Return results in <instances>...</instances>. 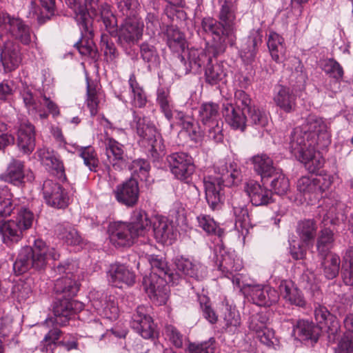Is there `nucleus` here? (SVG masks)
I'll return each mask as SVG.
<instances>
[{
  "label": "nucleus",
  "instance_id": "13d9d810",
  "mask_svg": "<svg viewBox=\"0 0 353 353\" xmlns=\"http://www.w3.org/2000/svg\"><path fill=\"white\" fill-rule=\"evenodd\" d=\"M140 54L143 61L148 64L149 70L157 68L160 65V57L154 46L143 43L140 46Z\"/></svg>",
  "mask_w": 353,
  "mask_h": 353
},
{
  "label": "nucleus",
  "instance_id": "a878e982",
  "mask_svg": "<svg viewBox=\"0 0 353 353\" xmlns=\"http://www.w3.org/2000/svg\"><path fill=\"white\" fill-rule=\"evenodd\" d=\"M173 261L176 270L184 276L199 281L207 275L206 267L192 258L178 255Z\"/></svg>",
  "mask_w": 353,
  "mask_h": 353
},
{
  "label": "nucleus",
  "instance_id": "c03bdc74",
  "mask_svg": "<svg viewBox=\"0 0 353 353\" xmlns=\"http://www.w3.org/2000/svg\"><path fill=\"white\" fill-rule=\"evenodd\" d=\"M232 214L235 218V228L245 236L248 232V226L250 225L248 208L245 203H239L236 199L232 202Z\"/></svg>",
  "mask_w": 353,
  "mask_h": 353
},
{
  "label": "nucleus",
  "instance_id": "e2e57ef3",
  "mask_svg": "<svg viewBox=\"0 0 353 353\" xmlns=\"http://www.w3.org/2000/svg\"><path fill=\"white\" fill-rule=\"evenodd\" d=\"M247 112L249 118L247 119V122L254 126L255 128H264L268 124V114L263 110L253 105Z\"/></svg>",
  "mask_w": 353,
  "mask_h": 353
},
{
  "label": "nucleus",
  "instance_id": "f03ea898",
  "mask_svg": "<svg viewBox=\"0 0 353 353\" xmlns=\"http://www.w3.org/2000/svg\"><path fill=\"white\" fill-rule=\"evenodd\" d=\"M79 268L78 262L73 259H67L54 268L53 272L61 276L55 280L54 290L62 296L54 303V317L47 319L43 326L50 327L53 324L65 326L72 316L77 312L83 313V303L72 299L79 290Z\"/></svg>",
  "mask_w": 353,
  "mask_h": 353
},
{
  "label": "nucleus",
  "instance_id": "1a4fd4ad",
  "mask_svg": "<svg viewBox=\"0 0 353 353\" xmlns=\"http://www.w3.org/2000/svg\"><path fill=\"white\" fill-rule=\"evenodd\" d=\"M16 214L12 221L25 231L30 228L34 220V214L28 208V200L26 197L12 199L8 189L0 192V216Z\"/></svg>",
  "mask_w": 353,
  "mask_h": 353
},
{
  "label": "nucleus",
  "instance_id": "603ef678",
  "mask_svg": "<svg viewBox=\"0 0 353 353\" xmlns=\"http://www.w3.org/2000/svg\"><path fill=\"white\" fill-rule=\"evenodd\" d=\"M334 237L333 232L329 228L321 230L316 241V250L319 256L330 254L334 247Z\"/></svg>",
  "mask_w": 353,
  "mask_h": 353
},
{
  "label": "nucleus",
  "instance_id": "0e129e2a",
  "mask_svg": "<svg viewBox=\"0 0 353 353\" xmlns=\"http://www.w3.org/2000/svg\"><path fill=\"white\" fill-rule=\"evenodd\" d=\"M59 233V237L63 239L68 245L81 246L83 239L79 235L78 231L70 225L60 227Z\"/></svg>",
  "mask_w": 353,
  "mask_h": 353
},
{
  "label": "nucleus",
  "instance_id": "bb28decb",
  "mask_svg": "<svg viewBox=\"0 0 353 353\" xmlns=\"http://www.w3.org/2000/svg\"><path fill=\"white\" fill-rule=\"evenodd\" d=\"M292 325V336L299 341L316 343L320 335V327L307 319H290Z\"/></svg>",
  "mask_w": 353,
  "mask_h": 353
},
{
  "label": "nucleus",
  "instance_id": "6ab92c4d",
  "mask_svg": "<svg viewBox=\"0 0 353 353\" xmlns=\"http://www.w3.org/2000/svg\"><path fill=\"white\" fill-rule=\"evenodd\" d=\"M21 62L19 46L14 41L0 39V63L4 73L15 70Z\"/></svg>",
  "mask_w": 353,
  "mask_h": 353
},
{
  "label": "nucleus",
  "instance_id": "9d476101",
  "mask_svg": "<svg viewBox=\"0 0 353 353\" xmlns=\"http://www.w3.org/2000/svg\"><path fill=\"white\" fill-rule=\"evenodd\" d=\"M157 101L160 107L161 112L172 126L174 123L178 124L186 131L190 137L193 139L197 136L198 126L194 119L183 112L173 110L174 105L170 96L169 90L165 88H159L157 92Z\"/></svg>",
  "mask_w": 353,
  "mask_h": 353
},
{
  "label": "nucleus",
  "instance_id": "39448f33",
  "mask_svg": "<svg viewBox=\"0 0 353 353\" xmlns=\"http://www.w3.org/2000/svg\"><path fill=\"white\" fill-rule=\"evenodd\" d=\"M149 218L141 209L132 212L130 222L115 221L108 225V234L110 241L117 248L131 246L136 238L144 236L149 231Z\"/></svg>",
  "mask_w": 353,
  "mask_h": 353
},
{
  "label": "nucleus",
  "instance_id": "2eb2a0df",
  "mask_svg": "<svg viewBox=\"0 0 353 353\" xmlns=\"http://www.w3.org/2000/svg\"><path fill=\"white\" fill-rule=\"evenodd\" d=\"M332 182L333 176L328 174L317 176H304L297 181L296 187L305 199L313 203L323 197V193L330 187Z\"/></svg>",
  "mask_w": 353,
  "mask_h": 353
},
{
  "label": "nucleus",
  "instance_id": "72a5a7b5",
  "mask_svg": "<svg viewBox=\"0 0 353 353\" xmlns=\"http://www.w3.org/2000/svg\"><path fill=\"white\" fill-rule=\"evenodd\" d=\"M17 146L25 154H30L35 148V132L34 125L28 121L21 122L17 134Z\"/></svg>",
  "mask_w": 353,
  "mask_h": 353
},
{
  "label": "nucleus",
  "instance_id": "ea45409f",
  "mask_svg": "<svg viewBox=\"0 0 353 353\" xmlns=\"http://www.w3.org/2000/svg\"><path fill=\"white\" fill-rule=\"evenodd\" d=\"M77 24L79 27L81 37L74 44V46L81 55L90 57L93 59L95 58L97 56V50L92 41L93 30L92 29L91 21L90 20L88 30L83 28V24Z\"/></svg>",
  "mask_w": 353,
  "mask_h": 353
},
{
  "label": "nucleus",
  "instance_id": "8fccbe9b",
  "mask_svg": "<svg viewBox=\"0 0 353 353\" xmlns=\"http://www.w3.org/2000/svg\"><path fill=\"white\" fill-rule=\"evenodd\" d=\"M321 266L323 273L327 279L336 278L340 270L341 259L336 253H330L326 256H321Z\"/></svg>",
  "mask_w": 353,
  "mask_h": 353
},
{
  "label": "nucleus",
  "instance_id": "338daca9",
  "mask_svg": "<svg viewBox=\"0 0 353 353\" xmlns=\"http://www.w3.org/2000/svg\"><path fill=\"white\" fill-rule=\"evenodd\" d=\"M60 334L61 331L57 327L50 330L39 345L40 350L42 352L52 353L56 345V341L59 339Z\"/></svg>",
  "mask_w": 353,
  "mask_h": 353
},
{
  "label": "nucleus",
  "instance_id": "69168bd1",
  "mask_svg": "<svg viewBox=\"0 0 353 353\" xmlns=\"http://www.w3.org/2000/svg\"><path fill=\"white\" fill-rule=\"evenodd\" d=\"M65 2L74 12V19L77 23L83 24V28L88 30V27L90 24V19L88 17V13L85 11L83 6H81L77 0H65Z\"/></svg>",
  "mask_w": 353,
  "mask_h": 353
},
{
  "label": "nucleus",
  "instance_id": "052dcab7",
  "mask_svg": "<svg viewBox=\"0 0 353 353\" xmlns=\"http://www.w3.org/2000/svg\"><path fill=\"white\" fill-rule=\"evenodd\" d=\"M206 82L213 85L223 81L226 77V71L222 63L209 65L205 68Z\"/></svg>",
  "mask_w": 353,
  "mask_h": 353
},
{
  "label": "nucleus",
  "instance_id": "423d86ee",
  "mask_svg": "<svg viewBox=\"0 0 353 353\" xmlns=\"http://www.w3.org/2000/svg\"><path fill=\"white\" fill-rule=\"evenodd\" d=\"M59 254L54 248H50L41 239L34 241L32 247L26 246L21 249L18 256L13 263V270L17 274H21L30 268L43 269L48 259L54 261L59 259Z\"/></svg>",
  "mask_w": 353,
  "mask_h": 353
},
{
  "label": "nucleus",
  "instance_id": "37998d69",
  "mask_svg": "<svg viewBox=\"0 0 353 353\" xmlns=\"http://www.w3.org/2000/svg\"><path fill=\"white\" fill-rule=\"evenodd\" d=\"M255 172L260 175L262 180L270 178L278 169L274 166L273 161L268 154L261 153L251 159Z\"/></svg>",
  "mask_w": 353,
  "mask_h": 353
},
{
  "label": "nucleus",
  "instance_id": "c756f323",
  "mask_svg": "<svg viewBox=\"0 0 353 353\" xmlns=\"http://www.w3.org/2000/svg\"><path fill=\"white\" fill-rule=\"evenodd\" d=\"M103 144L109 165L117 170L126 168V155L124 153L123 145L108 136L105 138Z\"/></svg>",
  "mask_w": 353,
  "mask_h": 353
},
{
  "label": "nucleus",
  "instance_id": "5fc2aeb1",
  "mask_svg": "<svg viewBox=\"0 0 353 353\" xmlns=\"http://www.w3.org/2000/svg\"><path fill=\"white\" fill-rule=\"evenodd\" d=\"M343 280L345 285L353 284V246H349L342 253Z\"/></svg>",
  "mask_w": 353,
  "mask_h": 353
},
{
  "label": "nucleus",
  "instance_id": "6e6552de",
  "mask_svg": "<svg viewBox=\"0 0 353 353\" xmlns=\"http://www.w3.org/2000/svg\"><path fill=\"white\" fill-rule=\"evenodd\" d=\"M9 36L21 44L41 52L37 38L36 35L32 34L30 28L19 17L0 11V39L3 37L9 39Z\"/></svg>",
  "mask_w": 353,
  "mask_h": 353
},
{
  "label": "nucleus",
  "instance_id": "2f4dec72",
  "mask_svg": "<svg viewBox=\"0 0 353 353\" xmlns=\"http://www.w3.org/2000/svg\"><path fill=\"white\" fill-rule=\"evenodd\" d=\"M314 317L320 330H326L330 341L336 339L340 325L336 317L323 305H319L314 309Z\"/></svg>",
  "mask_w": 353,
  "mask_h": 353
},
{
  "label": "nucleus",
  "instance_id": "a19ab883",
  "mask_svg": "<svg viewBox=\"0 0 353 353\" xmlns=\"http://www.w3.org/2000/svg\"><path fill=\"white\" fill-rule=\"evenodd\" d=\"M281 296L290 305L303 307L305 300L302 292L294 286L291 281L282 280L279 285Z\"/></svg>",
  "mask_w": 353,
  "mask_h": 353
},
{
  "label": "nucleus",
  "instance_id": "7ed1b4c3",
  "mask_svg": "<svg viewBox=\"0 0 353 353\" xmlns=\"http://www.w3.org/2000/svg\"><path fill=\"white\" fill-rule=\"evenodd\" d=\"M155 248L150 243H144L140 248L141 260L145 256L150 265L151 272L143 279V286L150 300L159 305H165L169 297L168 283L172 282L173 274L165 259L161 256L150 254Z\"/></svg>",
  "mask_w": 353,
  "mask_h": 353
},
{
  "label": "nucleus",
  "instance_id": "4d7b16f0",
  "mask_svg": "<svg viewBox=\"0 0 353 353\" xmlns=\"http://www.w3.org/2000/svg\"><path fill=\"white\" fill-rule=\"evenodd\" d=\"M128 83L131 91V103L132 105L137 108H143L147 101L146 96L143 88L137 82L134 74H130Z\"/></svg>",
  "mask_w": 353,
  "mask_h": 353
},
{
  "label": "nucleus",
  "instance_id": "c85d7f7f",
  "mask_svg": "<svg viewBox=\"0 0 353 353\" xmlns=\"http://www.w3.org/2000/svg\"><path fill=\"white\" fill-rule=\"evenodd\" d=\"M115 199L127 207H133L139 200V189L137 179H130L117 185L113 191Z\"/></svg>",
  "mask_w": 353,
  "mask_h": 353
},
{
  "label": "nucleus",
  "instance_id": "79ce46f5",
  "mask_svg": "<svg viewBox=\"0 0 353 353\" xmlns=\"http://www.w3.org/2000/svg\"><path fill=\"white\" fill-rule=\"evenodd\" d=\"M23 232L12 219L0 221V235L3 243L8 246L19 242L23 236Z\"/></svg>",
  "mask_w": 353,
  "mask_h": 353
},
{
  "label": "nucleus",
  "instance_id": "49530a36",
  "mask_svg": "<svg viewBox=\"0 0 353 353\" xmlns=\"http://www.w3.org/2000/svg\"><path fill=\"white\" fill-rule=\"evenodd\" d=\"M272 59L276 63L282 62L285 56L284 39L275 32H270L267 41Z\"/></svg>",
  "mask_w": 353,
  "mask_h": 353
},
{
  "label": "nucleus",
  "instance_id": "c9c22d12",
  "mask_svg": "<svg viewBox=\"0 0 353 353\" xmlns=\"http://www.w3.org/2000/svg\"><path fill=\"white\" fill-rule=\"evenodd\" d=\"M220 3L219 21L225 27V34H231L234 37L237 10L236 2L234 1H227Z\"/></svg>",
  "mask_w": 353,
  "mask_h": 353
},
{
  "label": "nucleus",
  "instance_id": "dca6fc26",
  "mask_svg": "<svg viewBox=\"0 0 353 353\" xmlns=\"http://www.w3.org/2000/svg\"><path fill=\"white\" fill-rule=\"evenodd\" d=\"M88 298L91 306L101 316L111 321L118 318L119 310L114 296L93 290L89 292Z\"/></svg>",
  "mask_w": 353,
  "mask_h": 353
},
{
  "label": "nucleus",
  "instance_id": "f3484780",
  "mask_svg": "<svg viewBox=\"0 0 353 353\" xmlns=\"http://www.w3.org/2000/svg\"><path fill=\"white\" fill-rule=\"evenodd\" d=\"M214 253L218 268L225 277L242 269V260L234 250L226 248L221 242L215 245Z\"/></svg>",
  "mask_w": 353,
  "mask_h": 353
},
{
  "label": "nucleus",
  "instance_id": "774afa93",
  "mask_svg": "<svg viewBox=\"0 0 353 353\" xmlns=\"http://www.w3.org/2000/svg\"><path fill=\"white\" fill-rule=\"evenodd\" d=\"M80 157L83 159V163L90 171H96L98 167L99 160L94 149L91 146L81 147L80 149Z\"/></svg>",
  "mask_w": 353,
  "mask_h": 353
},
{
  "label": "nucleus",
  "instance_id": "4468645a",
  "mask_svg": "<svg viewBox=\"0 0 353 353\" xmlns=\"http://www.w3.org/2000/svg\"><path fill=\"white\" fill-rule=\"evenodd\" d=\"M199 119L203 125L205 136L215 143L223 139V121L220 119L219 105L212 103H203L199 110Z\"/></svg>",
  "mask_w": 353,
  "mask_h": 353
},
{
  "label": "nucleus",
  "instance_id": "5701e85b",
  "mask_svg": "<svg viewBox=\"0 0 353 353\" xmlns=\"http://www.w3.org/2000/svg\"><path fill=\"white\" fill-rule=\"evenodd\" d=\"M1 179L14 185L21 186L26 182L32 181L34 176L30 169L25 168L23 161L12 159L6 172L1 175Z\"/></svg>",
  "mask_w": 353,
  "mask_h": 353
},
{
  "label": "nucleus",
  "instance_id": "a18cd8bd",
  "mask_svg": "<svg viewBox=\"0 0 353 353\" xmlns=\"http://www.w3.org/2000/svg\"><path fill=\"white\" fill-rule=\"evenodd\" d=\"M261 37L259 32L254 31L251 33L240 52L241 58L245 65H251L254 61L258 46L261 44Z\"/></svg>",
  "mask_w": 353,
  "mask_h": 353
},
{
  "label": "nucleus",
  "instance_id": "bf43d9fd",
  "mask_svg": "<svg viewBox=\"0 0 353 353\" xmlns=\"http://www.w3.org/2000/svg\"><path fill=\"white\" fill-rule=\"evenodd\" d=\"M32 285L30 281L19 280L12 288L10 295L18 303H24L32 294Z\"/></svg>",
  "mask_w": 353,
  "mask_h": 353
},
{
  "label": "nucleus",
  "instance_id": "09e8293b",
  "mask_svg": "<svg viewBox=\"0 0 353 353\" xmlns=\"http://www.w3.org/2000/svg\"><path fill=\"white\" fill-rule=\"evenodd\" d=\"M323 204L325 211L324 217L330 219L331 223H334L335 220L343 219L344 204L338 199V196L324 199Z\"/></svg>",
  "mask_w": 353,
  "mask_h": 353
},
{
  "label": "nucleus",
  "instance_id": "9b49d317",
  "mask_svg": "<svg viewBox=\"0 0 353 353\" xmlns=\"http://www.w3.org/2000/svg\"><path fill=\"white\" fill-rule=\"evenodd\" d=\"M223 52V48H215L214 45L206 44L205 48H188L184 54L181 55V61L184 64L185 73H199L212 62V58Z\"/></svg>",
  "mask_w": 353,
  "mask_h": 353
},
{
  "label": "nucleus",
  "instance_id": "4c0bfd02",
  "mask_svg": "<svg viewBox=\"0 0 353 353\" xmlns=\"http://www.w3.org/2000/svg\"><path fill=\"white\" fill-rule=\"evenodd\" d=\"M222 114L225 122L234 130L243 132L246 128L247 117L243 110L236 108L229 102L223 103Z\"/></svg>",
  "mask_w": 353,
  "mask_h": 353
},
{
  "label": "nucleus",
  "instance_id": "473e14b6",
  "mask_svg": "<svg viewBox=\"0 0 353 353\" xmlns=\"http://www.w3.org/2000/svg\"><path fill=\"white\" fill-rule=\"evenodd\" d=\"M245 190L253 205H266L272 201V191L256 181H248Z\"/></svg>",
  "mask_w": 353,
  "mask_h": 353
},
{
  "label": "nucleus",
  "instance_id": "f704fd0d",
  "mask_svg": "<svg viewBox=\"0 0 353 353\" xmlns=\"http://www.w3.org/2000/svg\"><path fill=\"white\" fill-rule=\"evenodd\" d=\"M223 325L225 332L233 334L240 331L241 325V316L236 306L230 304L228 300L222 303Z\"/></svg>",
  "mask_w": 353,
  "mask_h": 353
},
{
  "label": "nucleus",
  "instance_id": "e433bc0d",
  "mask_svg": "<svg viewBox=\"0 0 353 353\" xmlns=\"http://www.w3.org/2000/svg\"><path fill=\"white\" fill-rule=\"evenodd\" d=\"M37 154L41 164L49 172L59 176L63 174V164L58 154L54 150L47 148H42L38 149Z\"/></svg>",
  "mask_w": 353,
  "mask_h": 353
},
{
  "label": "nucleus",
  "instance_id": "ddd939ff",
  "mask_svg": "<svg viewBox=\"0 0 353 353\" xmlns=\"http://www.w3.org/2000/svg\"><path fill=\"white\" fill-rule=\"evenodd\" d=\"M144 24L138 15L125 16L119 27L115 26V31H108L110 34L118 37L119 44L129 54L128 50L136 45L142 38Z\"/></svg>",
  "mask_w": 353,
  "mask_h": 353
},
{
  "label": "nucleus",
  "instance_id": "f257e3e1",
  "mask_svg": "<svg viewBox=\"0 0 353 353\" xmlns=\"http://www.w3.org/2000/svg\"><path fill=\"white\" fill-rule=\"evenodd\" d=\"M330 143V135L325 121L316 115L310 114L291 132L289 150L310 172H314L325 163L320 152L316 151V145L325 146Z\"/></svg>",
  "mask_w": 353,
  "mask_h": 353
},
{
  "label": "nucleus",
  "instance_id": "a211bd4d",
  "mask_svg": "<svg viewBox=\"0 0 353 353\" xmlns=\"http://www.w3.org/2000/svg\"><path fill=\"white\" fill-rule=\"evenodd\" d=\"M171 173L181 181L188 183L194 172L193 159L185 152H175L167 158Z\"/></svg>",
  "mask_w": 353,
  "mask_h": 353
},
{
  "label": "nucleus",
  "instance_id": "393cba45",
  "mask_svg": "<svg viewBox=\"0 0 353 353\" xmlns=\"http://www.w3.org/2000/svg\"><path fill=\"white\" fill-rule=\"evenodd\" d=\"M149 230L151 225L156 240L161 243L172 244L176 237V228L172 221L163 216H156L150 220Z\"/></svg>",
  "mask_w": 353,
  "mask_h": 353
},
{
  "label": "nucleus",
  "instance_id": "cd10ccee",
  "mask_svg": "<svg viewBox=\"0 0 353 353\" xmlns=\"http://www.w3.org/2000/svg\"><path fill=\"white\" fill-rule=\"evenodd\" d=\"M108 281L112 286L121 288L131 286L135 283V274L128 266L121 263H113L107 272Z\"/></svg>",
  "mask_w": 353,
  "mask_h": 353
},
{
  "label": "nucleus",
  "instance_id": "b1692460",
  "mask_svg": "<svg viewBox=\"0 0 353 353\" xmlns=\"http://www.w3.org/2000/svg\"><path fill=\"white\" fill-rule=\"evenodd\" d=\"M245 293L252 303L259 306L269 307L279 299V294L273 288L261 284H248Z\"/></svg>",
  "mask_w": 353,
  "mask_h": 353
},
{
  "label": "nucleus",
  "instance_id": "680f3d73",
  "mask_svg": "<svg viewBox=\"0 0 353 353\" xmlns=\"http://www.w3.org/2000/svg\"><path fill=\"white\" fill-rule=\"evenodd\" d=\"M270 178H273L271 181L270 186L275 194L283 195L290 190L289 179L283 174L281 170L278 168Z\"/></svg>",
  "mask_w": 353,
  "mask_h": 353
},
{
  "label": "nucleus",
  "instance_id": "7c9ffc66",
  "mask_svg": "<svg viewBox=\"0 0 353 353\" xmlns=\"http://www.w3.org/2000/svg\"><path fill=\"white\" fill-rule=\"evenodd\" d=\"M201 28L203 30L213 37L216 44H213L215 48L222 46L223 50L226 43L232 44L234 37L231 34H225V27L219 21L211 17L203 18L201 21Z\"/></svg>",
  "mask_w": 353,
  "mask_h": 353
},
{
  "label": "nucleus",
  "instance_id": "3c124183",
  "mask_svg": "<svg viewBox=\"0 0 353 353\" xmlns=\"http://www.w3.org/2000/svg\"><path fill=\"white\" fill-rule=\"evenodd\" d=\"M317 225L313 219H305L299 222L296 232L305 245H312L316 236Z\"/></svg>",
  "mask_w": 353,
  "mask_h": 353
},
{
  "label": "nucleus",
  "instance_id": "f8f14e48",
  "mask_svg": "<svg viewBox=\"0 0 353 353\" xmlns=\"http://www.w3.org/2000/svg\"><path fill=\"white\" fill-rule=\"evenodd\" d=\"M132 125H135L137 134L147 141L149 155L153 160L157 161L161 158L165 154V145L149 119L134 112Z\"/></svg>",
  "mask_w": 353,
  "mask_h": 353
},
{
  "label": "nucleus",
  "instance_id": "58836bf2",
  "mask_svg": "<svg viewBox=\"0 0 353 353\" xmlns=\"http://www.w3.org/2000/svg\"><path fill=\"white\" fill-rule=\"evenodd\" d=\"M273 100L276 106L286 113L295 110L296 97L288 87L279 85L274 89Z\"/></svg>",
  "mask_w": 353,
  "mask_h": 353
},
{
  "label": "nucleus",
  "instance_id": "864d4df0",
  "mask_svg": "<svg viewBox=\"0 0 353 353\" xmlns=\"http://www.w3.org/2000/svg\"><path fill=\"white\" fill-rule=\"evenodd\" d=\"M197 226L208 234H214L221 238L224 230L210 215L201 214L196 216Z\"/></svg>",
  "mask_w": 353,
  "mask_h": 353
},
{
  "label": "nucleus",
  "instance_id": "20e7f679",
  "mask_svg": "<svg viewBox=\"0 0 353 353\" xmlns=\"http://www.w3.org/2000/svg\"><path fill=\"white\" fill-rule=\"evenodd\" d=\"M242 179L241 171L235 163L220 161L214 166V174L204 178L205 199L213 211L221 208L223 195L222 186L238 184Z\"/></svg>",
  "mask_w": 353,
  "mask_h": 353
},
{
  "label": "nucleus",
  "instance_id": "6e6d98bb",
  "mask_svg": "<svg viewBox=\"0 0 353 353\" xmlns=\"http://www.w3.org/2000/svg\"><path fill=\"white\" fill-rule=\"evenodd\" d=\"M128 168L131 172V179L137 178L142 181H150V165L148 161L143 159L134 160Z\"/></svg>",
  "mask_w": 353,
  "mask_h": 353
},
{
  "label": "nucleus",
  "instance_id": "412c9836",
  "mask_svg": "<svg viewBox=\"0 0 353 353\" xmlns=\"http://www.w3.org/2000/svg\"><path fill=\"white\" fill-rule=\"evenodd\" d=\"M83 7L91 21V18L99 17L107 31H115L117 18L113 14L109 4L99 3V0H85V6Z\"/></svg>",
  "mask_w": 353,
  "mask_h": 353
},
{
  "label": "nucleus",
  "instance_id": "aec40b11",
  "mask_svg": "<svg viewBox=\"0 0 353 353\" xmlns=\"http://www.w3.org/2000/svg\"><path fill=\"white\" fill-rule=\"evenodd\" d=\"M132 327L143 339H154L157 334V325L148 314V307L139 305L132 316Z\"/></svg>",
  "mask_w": 353,
  "mask_h": 353
},
{
  "label": "nucleus",
  "instance_id": "4be33fe9",
  "mask_svg": "<svg viewBox=\"0 0 353 353\" xmlns=\"http://www.w3.org/2000/svg\"><path fill=\"white\" fill-rule=\"evenodd\" d=\"M42 193L45 202L49 206L61 209L66 208L69 204L68 191L52 180L44 181Z\"/></svg>",
  "mask_w": 353,
  "mask_h": 353
},
{
  "label": "nucleus",
  "instance_id": "de8ad7c7",
  "mask_svg": "<svg viewBox=\"0 0 353 353\" xmlns=\"http://www.w3.org/2000/svg\"><path fill=\"white\" fill-rule=\"evenodd\" d=\"M166 43L168 48L176 53L183 52V54L186 51L185 49L187 46L183 33L173 26L168 27L165 32Z\"/></svg>",
  "mask_w": 353,
  "mask_h": 353
},
{
  "label": "nucleus",
  "instance_id": "0eeeda50",
  "mask_svg": "<svg viewBox=\"0 0 353 353\" xmlns=\"http://www.w3.org/2000/svg\"><path fill=\"white\" fill-rule=\"evenodd\" d=\"M52 85V79L49 76L45 77L42 83L41 92V101H37L32 88L29 86H23L20 90V98L22 99L25 108L27 109L30 115L41 119H47L48 114L57 117L59 114V108L57 103L53 101L50 96H47V92L50 90Z\"/></svg>",
  "mask_w": 353,
  "mask_h": 353
}]
</instances>
